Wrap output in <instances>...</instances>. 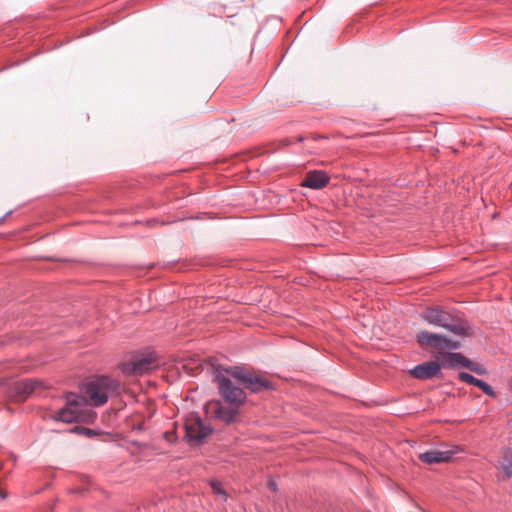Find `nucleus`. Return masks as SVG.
Listing matches in <instances>:
<instances>
[{"mask_svg":"<svg viewBox=\"0 0 512 512\" xmlns=\"http://www.w3.org/2000/svg\"><path fill=\"white\" fill-rule=\"evenodd\" d=\"M420 317L428 324L447 329L455 335H465L469 330L467 322L459 314L439 306L427 307Z\"/></svg>","mask_w":512,"mask_h":512,"instance_id":"1","label":"nucleus"},{"mask_svg":"<svg viewBox=\"0 0 512 512\" xmlns=\"http://www.w3.org/2000/svg\"><path fill=\"white\" fill-rule=\"evenodd\" d=\"M120 382L109 376L96 377L82 386V393L93 406L105 404L109 397L119 394Z\"/></svg>","mask_w":512,"mask_h":512,"instance_id":"2","label":"nucleus"},{"mask_svg":"<svg viewBox=\"0 0 512 512\" xmlns=\"http://www.w3.org/2000/svg\"><path fill=\"white\" fill-rule=\"evenodd\" d=\"M224 371L252 393H260L274 388L269 379L247 368L232 366L225 368Z\"/></svg>","mask_w":512,"mask_h":512,"instance_id":"3","label":"nucleus"},{"mask_svg":"<svg viewBox=\"0 0 512 512\" xmlns=\"http://www.w3.org/2000/svg\"><path fill=\"white\" fill-rule=\"evenodd\" d=\"M85 402L84 397L75 393H68L66 395V406L56 413L54 419L65 423L81 421L83 419Z\"/></svg>","mask_w":512,"mask_h":512,"instance_id":"4","label":"nucleus"},{"mask_svg":"<svg viewBox=\"0 0 512 512\" xmlns=\"http://www.w3.org/2000/svg\"><path fill=\"white\" fill-rule=\"evenodd\" d=\"M215 381L218 384L220 395L226 402L237 407L245 402V391L239 386H236L231 379L223 375L219 370H217L215 375Z\"/></svg>","mask_w":512,"mask_h":512,"instance_id":"5","label":"nucleus"},{"mask_svg":"<svg viewBox=\"0 0 512 512\" xmlns=\"http://www.w3.org/2000/svg\"><path fill=\"white\" fill-rule=\"evenodd\" d=\"M417 341L421 347H430L437 350L452 349L456 350L459 347L458 342H452L445 336L431 333L428 331H420L417 334Z\"/></svg>","mask_w":512,"mask_h":512,"instance_id":"6","label":"nucleus"},{"mask_svg":"<svg viewBox=\"0 0 512 512\" xmlns=\"http://www.w3.org/2000/svg\"><path fill=\"white\" fill-rule=\"evenodd\" d=\"M154 367H156L155 358L151 355L133 358L122 362L119 366L122 373L127 376L142 375Z\"/></svg>","mask_w":512,"mask_h":512,"instance_id":"7","label":"nucleus"},{"mask_svg":"<svg viewBox=\"0 0 512 512\" xmlns=\"http://www.w3.org/2000/svg\"><path fill=\"white\" fill-rule=\"evenodd\" d=\"M186 436L191 441H201L212 432V429L205 425L201 418L191 415L185 422Z\"/></svg>","mask_w":512,"mask_h":512,"instance_id":"8","label":"nucleus"},{"mask_svg":"<svg viewBox=\"0 0 512 512\" xmlns=\"http://www.w3.org/2000/svg\"><path fill=\"white\" fill-rule=\"evenodd\" d=\"M329 181L330 177L324 171L313 170L306 174L304 180L301 183V186L320 190L326 187Z\"/></svg>","mask_w":512,"mask_h":512,"instance_id":"9","label":"nucleus"},{"mask_svg":"<svg viewBox=\"0 0 512 512\" xmlns=\"http://www.w3.org/2000/svg\"><path fill=\"white\" fill-rule=\"evenodd\" d=\"M441 369V365L436 361H429L415 366L411 371V375L416 379H431L436 376Z\"/></svg>","mask_w":512,"mask_h":512,"instance_id":"10","label":"nucleus"},{"mask_svg":"<svg viewBox=\"0 0 512 512\" xmlns=\"http://www.w3.org/2000/svg\"><path fill=\"white\" fill-rule=\"evenodd\" d=\"M452 450H429L419 455V459L426 464H439L449 462L454 455Z\"/></svg>","mask_w":512,"mask_h":512,"instance_id":"11","label":"nucleus"},{"mask_svg":"<svg viewBox=\"0 0 512 512\" xmlns=\"http://www.w3.org/2000/svg\"><path fill=\"white\" fill-rule=\"evenodd\" d=\"M213 411H214L215 417L218 418L219 420L225 422L226 424L232 423L236 419V417L239 413L237 406L226 407V406H223L221 403H215L213 405Z\"/></svg>","mask_w":512,"mask_h":512,"instance_id":"12","label":"nucleus"},{"mask_svg":"<svg viewBox=\"0 0 512 512\" xmlns=\"http://www.w3.org/2000/svg\"><path fill=\"white\" fill-rule=\"evenodd\" d=\"M458 378H459V380H461L464 383L478 387L479 389H481L483 391V393H485L488 396H491V397L496 396L494 389L488 383H486L485 381H483L481 379L474 377L473 375H471L467 372H460L458 374Z\"/></svg>","mask_w":512,"mask_h":512,"instance_id":"13","label":"nucleus"},{"mask_svg":"<svg viewBox=\"0 0 512 512\" xmlns=\"http://www.w3.org/2000/svg\"><path fill=\"white\" fill-rule=\"evenodd\" d=\"M39 386L37 380H21L15 383L14 390L19 400H24L28 395L33 393Z\"/></svg>","mask_w":512,"mask_h":512,"instance_id":"14","label":"nucleus"},{"mask_svg":"<svg viewBox=\"0 0 512 512\" xmlns=\"http://www.w3.org/2000/svg\"><path fill=\"white\" fill-rule=\"evenodd\" d=\"M500 467L505 473L506 478L512 476V449L505 448L501 454Z\"/></svg>","mask_w":512,"mask_h":512,"instance_id":"15","label":"nucleus"},{"mask_svg":"<svg viewBox=\"0 0 512 512\" xmlns=\"http://www.w3.org/2000/svg\"><path fill=\"white\" fill-rule=\"evenodd\" d=\"M447 364L451 367L461 365L467 367L469 359L460 353H449L446 357Z\"/></svg>","mask_w":512,"mask_h":512,"instance_id":"16","label":"nucleus"},{"mask_svg":"<svg viewBox=\"0 0 512 512\" xmlns=\"http://www.w3.org/2000/svg\"><path fill=\"white\" fill-rule=\"evenodd\" d=\"M466 368L479 375H483L486 373V368L482 364L473 362L471 360H469Z\"/></svg>","mask_w":512,"mask_h":512,"instance_id":"17","label":"nucleus"},{"mask_svg":"<svg viewBox=\"0 0 512 512\" xmlns=\"http://www.w3.org/2000/svg\"><path fill=\"white\" fill-rule=\"evenodd\" d=\"M74 432L78 433V434H81V435H84L86 437H94L96 435H98V432L93 430V429H90V428H86V427H82V426H77L73 429Z\"/></svg>","mask_w":512,"mask_h":512,"instance_id":"18","label":"nucleus"},{"mask_svg":"<svg viewBox=\"0 0 512 512\" xmlns=\"http://www.w3.org/2000/svg\"><path fill=\"white\" fill-rule=\"evenodd\" d=\"M211 488H212L214 493L219 494V495H225V491L223 490L222 485H221L220 482L212 481L211 482Z\"/></svg>","mask_w":512,"mask_h":512,"instance_id":"19","label":"nucleus"},{"mask_svg":"<svg viewBox=\"0 0 512 512\" xmlns=\"http://www.w3.org/2000/svg\"><path fill=\"white\" fill-rule=\"evenodd\" d=\"M324 138V136H321V135H312V139L313 140H318V139H322Z\"/></svg>","mask_w":512,"mask_h":512,"instance_id":"20","label":"nucleus"},{"mask_svg":"<svg viewBox=\"0 0 512 512\" xmlns=\"http://www.w3.org/2000/svg\"><path fill=\"white\" fill-rule=\"evenodd\" d=\"M270 487H271L273 490H275V489H276V486H275V484H274L273 482H270Z\"/></svg>","mask_w":512,"mask_h":512,"instance_id":"21","label":"nucleus"}]
</instances>
